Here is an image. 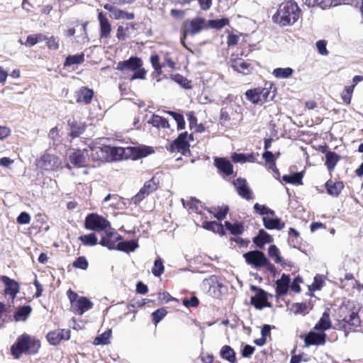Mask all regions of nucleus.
Masks as SVG:
<instances>
[{
	"instance_id": "obj_1",
	"label": "nucleus",
	"mask_w": 363,
	"mask_h": 363,
	"mask_svg": "<svg viewBox=\"0 0 363 363\" xmlns=\"http://www.w3.org/2000/svg\"><path fill=\"white\" fill-rule=\"evenodd\" d=\"M336 328L343 330L347 337L350 332H354L361 325L358 309L353 304L341 306L337 312Z\"/></svg>"
},
{
	"instance_id": "obj_2",
	"label": "nucleus",
	"mask_w": 363,
	"mask_h": 363,
	"mask_svg": "<svg viewBox=\"0 0 363 363\" xmlns=\"http://www.w3.org/2000/svg\"><path fill=\"white\" fill-rule=\"evenodd\" d=\"M301 9L294 1L281 3L272 16L274 23L281 26H291L299 18Z\"/></svg>"
},
{
	"instance_id": "obj_3",
	"label": "nucleus",
	"mask_w": 363,
	"mask_h": 363,
	"mask_svg": "<svg viewBox=\"0 0 363 363\" xmlns=\"http://www.w3.org/2000/svg\"><path fill=\"white\" fill-rule=\"evenodd\" d=\"M40 347L39 340L24 333L18 337L16 342L11 347V352L16 359H19L23 354L37 353Z\"/></svg>"
},
{
	"instance_id": "obj_4",
	"label": "nucleus",
	"mask_w": 363,
	"mask_h": 363,
	"mask_svg": "<svg viewBox=\"0 0 363 363\" xmlns=\"http://www.w3.org/2000/svg\"><path fill=\"white\" fill-rule=\"evenodd\" d=\"M84 226L86 229L93 231H106L108 228H111V224L108 220L95 213L89 214L86 217Z\"/></svg>"
},
{
	"instance_id": "obj_5",
	"label": "nucleus",
	"mask_w": 363,
	"mask_h": 363,
	"mask_svg": "<svg viewBox=\"0 0 363 363\" xmlns=\"http://www.w3.org/2000/svg\"><path fill=\"white\" fill-rule=\"evenodd\" d=\"M207 27L205 19L202 18H193L186 22L182 30V43H184V40L187 35H194Z\"/></svg>"
},
{
	"instance_id": "obj_6",
	"label": "nucleus",
	"mask_w": 363,
	"mask_h": 363,
	"mask_svg": "<svg viewBox=\"0 0 363 363\" xmlns=\"http://www.w3.org/2000/svg\"><path fill=\"white\" fill-rule=\"evenodd\" d=\"M245 262L256 269L263 267L267 264V258L265 255L259 250H252L243 255Z\"/></svg>"
},
{
	"instance_id": "obj_7",
	"label": "nucleus",
	"mask_w": 363,
	"mask_h": 363,
	"mask_svg": "<svg viewBox=\"0 0 363 363\" xmlns=\"http://www.w3.org/2000/svg\"><path fill=\"white\" fill-rule=\"evenodd\" d=\"M70 164L79 168L89 165V157L87 149L75 150L69 155Z\"/></svg>"
},
{
	"instance_id": "obj_8",
	"label": "nucleus",
	"mask_w": 363,
	"mask_h": 363,
	"mask_svg": "<svg viewBox=\"0 0 363 363\" xmlns=\"http://www.w3.org/2000/svg\"><path fill=\"white\" fill-rule=\"evenodd\" d=\"M37 165L44 170H55L61 165L60 157L45 153L37 160Z\"/></svg>"
},
{
	"instance_id": "obj_9",
	"label": "nucleus",
	"mask_w": 363,
	"mask_h": 363,
	"mask_svg": "<svg viewBox=\"0 0 363 363\" xmlns=\"http://www.w3.org/2000/svg\"><path fill=\"white\" fill-rule=\"evenodd\" d=\"M89 153V161L94 162H106L108 161L107 155L108 145L104 146H89L86 147Z\"/></svg>"
},
{
	"instance_id": "obj_10",
	"label": "nucleus",
	"mask_w": 363,
	"mask_h": 363,
	"mask_svg": "<svg viewBox=\"0 0 363 363\" xmlns=\"http://www.w3.org/2000/svg\"><path fill=\"white\" fill-rule=\"evenodd\" d=\"M187 132L179 134L169 145L168 150L172 152L177 151L185 155L186 152L189 151V144L187 140Z\"/></svg>"
},
{
	"instance_id": "obj_11",
	"label": "nucleus",
	"mask_w": 363,
	"mask_h": 363,
	"mask_svg": "<svg viewBox=\"0 0 363 363\" xmlns=\"http://www.w3.org/2000/svg\"><path fill=\"white\" fill-rule=\"evenodd\" d=\"M122 240V237L116 232L105 231L101 237L99 244L108 250H117L118 243Z\"/></svg>"
},
{
	"instance_id": "obj_12",
	"label": "nucleus",
	"mask_w": 363,
	"mask_h": 363,
	"mask_svg": "<svg viewBox=\"0 0 363 363\" xmlns=\"http://www.w3.org/2000/svg\"><path fill=\"white\" fill-rule=\"evenodd\" d=\"M143 65L141 59L137 57H131L127 60L119 62L116 69L122 72H134Z\"/></svg>"
},
{
	"instance_id": "obj_13",
	"label": "nucleus",
	"mask_w": 363,
	"mask_h": 363,
	"mask_svg": "<svg viewBox=\"0 0 363 363\" xmlns=\"http://www.w3.org/2000/svg\"><path fill=\"white\" fill-rule=\"evenodd\" d=\"M155 189V184L152 180L145 182L143 187L140 189L139 192L131 199V203L138 204L146 196H147L150 193L152 192Z\"/></svg>"
},
{
	"instance_id": "obj_14",
	"label": "nucleus",
	"mask_w": 363,
	"mask_h": 363,
	"mask_svg": "<svg viewBox=\"0 0 363 363\" xmlns=\"http://www.w3.org/2000/svg\"><path fill=\"white\" fill-rule=\"evenodd\" d=\"M69 338L70 331L65 329L52 331L47 335L48 342L52 345H57L61 340H67Z\"/></svg>"
},
{
	"instance_id": "obj_15",
	"label": "nucleus",
	"mask_w": 363,
	"mask_h": 363,
	"mask_svg": "<svg viewBox=\"0 0 363 363\" xmlns=\"http://www.w3.org/2000/svg\"><path fill=\"white\" fill-rule=\"evenodd\" d=\"M234 185L236 187L239 196L247 200H250L252 199V193L250 189L249 188L247 182L245 179H237L234 182Z\"/></svg>"
},
{
	"instance_id": "obj_16",
	"label": "nucleus",
	"mask_w": 363,
	"mask_h": 363,
	"mask_svg": "<svg viewBox=\"0 0 363 363\" xmlns=\"http://www.w3.org/2000/svg\"><path fill=\"white\" fill-rule=\"evenodd\" d=\"M93 306V303L89 299L86 297L81 296L80 299L75 301L72 310L74 313L82 315L84 312L92 308Z\"/></svg>"
},
{
	"instance_id": "obj_17",
	"label": "nucleus",
	"mask_w": 363,
	"mask_h": 363,
	"mask_svg": "<svg viewBox=\"0 0 363 363\" xmlns=\"http://www.w3.org/2000/svg\"><path fill=\"white\" fill-rule=\"evenodd\" d=\"M94 96V91L86 87H82L75 92L76 101L78 104H89Z\"/></svg>"
},
{
	"instance_id": "obj_18",
	"label": "nucleus",
	"mask_w": 363,
	"mask_h": 363,
	"mask_svg": "<svg viewBox=\"0 0 363 363\" xmlns=\"http://www.w3.org/2000/svg\"><path fill=\"white\" fill-rule=\"evenodd\" d=\"M326 335L324 333H316L315 332L308 333L305 337V344L309 345H320L325 342Z\"/></svg>"
},
{
	"instance_id": "obj_19",
	"label": "nucleus",
	"mask_w": 363,
	"mask_h": 363,
	"mask_svg": "<svg viewBox=\"0 0 363 363\" xmlns=\"http://www.w3.org/2000/svg\"><path fill=\"white\" fill-rule=\"evenodd\" d=\"M98 20L100 26V37L101 38H108L111 31V26L108 19L102 12H99Z\"/></svg>"
},
{
	"instance_id": "obj_20",
	"label": "nucleus",
	"mask_w": 363,
	"mask_h": 363,
	"mask_svg": "<svg viewBox=\"0 0 363 363\" xmlns=\"http://www.w3.org/2000/svg\"><path fill=\"white\" fill-rule=\"evenodd\" d=\"M232 68L240 73L244 74H249L252 67L250 63L244 61L241 58H235L230 60Z\"/></svg>"
},
{
	"instance_id": "obj_21",
	"label": "nucleus",
	"mask_w": 363,
	"mask_h": 363,
	"mask_svg": "<svg viewBox=\"0 0 363 363\" xmlns=\"http://www.w3.org/2000/svg\"><path fill=\"white\" fill-rule=\"evenodd\" d=\"M263 225L268 230H282L285 223L281 221L279 218H269V216H264L262 218Z\"/></svg>"
},
{
	"instance_id": "obj_22",
	"label": "nucleus",
	"mask_w": 363,
	"mask_h": 363,
	"mask_svg": "<svg viewBox=\"0 0 363 363\" xmlns=\"http://www.w3.org/2000/svg\"><path fill=\"white\" fill-rule=\"evenodd\" d=\"M215 166L218 169L220 172L225 174L227 176L231 175L233 172V167L231 162L225 159V158H219L216 157L215 160Z\"/></svg>"
},
{
	"instance_id": "obj_23",
	"label": "nucleus",
	"mask_w": 363,
	"mask_h": 363,
	"mask_svg": "<svg viewBox=\"0 0 363 363\" xmlns=\"http://www.w3.org/2000/svg\"><path fill=\"white\" fill-rule=\"evenodd\" d=\"M1 280L5 284V293L14 297L19 290L18 284L6 276H2Z\"/></svg>"
},
{
	"instance_id": "obj_24",
	"label": "nucleus",
	"mask_w": 363,
	"mask_h": 363,
	"mask_svg": "<svg viewBox=\"0 0 363 363\" xmlns=\"http://www.w3.org/2000/svg\"><path fill=\"white\" fill-rule=\"evenodd\" d=\"M290 278L289 275L283 274L276 281V293L278 296L285 295L289 290Z\"/></svg>"
},
{
	"instance_id": "obj_25",
	"label": "nucleus",
	"mask_w": 363,
	"mask_h": 363,
	"mask_svg": "<svg viewBox=\"0 0 363 363\" xmlns=\"http://www.w3.org/2000/svg\"><path fill=\"white\" fill-rule=\"evenodd\" d=\"M329 312L330 310L328 308L323 312L322 317L320 318L318 322L315 325L314 330L323 332L330 328L332 323L330 318Z\"/></svg>"
},
{
	"instance_id": "obj_26",
	"label": "nucleus",
	"mask_w": 363,
	"mask_h": 363,
	"mask_svg": "<svg viewBox=\"0 0 363 363\" xmlns=\"http://www.w3.org/2000/svg\"><path fill=\"white\" fill-rule=\"evenodd\" d=\"M273 241L272 236L263 229H260L258 235L253 238V242L259 248H262L267 243H271Z\"/></svg>"
},
{
	"instance_id": "obj_27",
	"label": "nucleus",
	"mask_w": 363,
	"mask_h": 363,
	"mask_svg": "<svg viewBox=\"0 0 363 363\" xmlns=\"http://www.w3.org/2000/svg\"><path fill=\"white\" fill-rule=\"evenodd\" d=\"M68 125L69 126V135L72 138L79 137L85 130V125L82 122H77L75 121H69Z\"/></svg>"
},
{
	"instance_id": "obj_28",
	"label": "nucleus",
	"mask_w": 363,
	"mask_h": 363,
	"mask_svg": "<svg viewBox=\"0 0 363 363\" xmlns=\"http://www.w3.org/2000/svg\"><path fill=\"white\" fill-rule=\"evenodd\" d=\"M220 356L222 359L230 363L236 362V354L234 350L229 345H224L220 350Z\"/></svg>"
},
{
	"instance_id": "obj_29",
	"label": "nucleus",
	"mask_w": 363,
	"mask_h": 363,
	"mask_svg": "<svg viewBox=\"0 0 363 363\" xmlns=\"http://www.w3.org/2000/svg\"><path fill=\"white\" fill-rule=\"evenodd\" d=\"M325 187L328 194L333 196H337L343 189L344 184L341 182H333L329 180L326 182Z\"/></svg>"
},
{
	"instance_id": "obj_30",
	"label": "nucleus",
	"mask_w": 363,
	"mask_h": 363,
	"mask_svg": "<svg viewBox=\"0 0 363 363\" xmlns=\"http://www.w3.org/2000/svg\"><path fill=\"white\" fill-rule=\"evenodd\" d=\"M107 155L108 156V161H117L123 158L125 153L123 147H111L108 145Z\"/></svg>"
},
{
	"instance_id": "obj_31",
	"label": "nucleus",
	"mask_w": 363,
	"mask_h": 363,
	"mask_svg": "<svg viewBox=\"0 0 363 363\" xmlns=\"http://www.w3.org/2000/svg\"><path fill=\"white\" fill-rule=\"evenodd\" d=\"M138 247V242L135 240L127 241H119L118 243L117 250L130 252H134Z\"/></svg>"
},
{
	"instance_id": "obj_32",
	"label": "nucleus",
	"mask_w": 363,
	"mask_h": 363,
	"mask_svg": "<svg viewBox=\"0 0 363 363\" xmlns=\"http://www.w3.org/2000/svg\"><path fill=\"white\" fill-rule=\"evenodd\" d=\"M302 172H294L291 174H285L282 177V180L286 183L300 185L302 184Z\"/></svg>"
},
{
	"instance_id": "obj_33",
	"label": "nucleus",
	"mask_w": 363,
	"mask_h": 363,
	"mask_svg": "<svg viewBox=\"0 0 363 363\" xmlns=\"http://www.w3.org/2000/svg\"><path fill=\"white\" fill-rule=\"evenodd\" d=\"M31 312V307L30 306H23L19 308L14 313V319L16 322L25 321Z\"/></svg>"
},
{
	"instance_id": "obj_34",
	"label": "nucleus",
	"mask_w": 363,
	"mask_h": 363,
	"mask_svg": "<svg viewBox=\"0 0 363 363\" xmlns=\"http://www.w3.org/2000/svg\"><path fill=\"white\" fill-rule=\"evenodd\" d=\"M268 254L269 257L277 264L284 266L283 258L280 255L279 250L274 245H270L268 248Z\"/></svg>"
},
{
	"instance_id": "obj_35",
	"label": "nucleus",
	"mask_w": 363,
	"mask_h": 363,
	"mask_svg": "<svg viewBox=\"0 0 363 363\" xmlns=\"http://www.w3.org/2000/svg\"><path fill=\"white\" fill-rule=\"evenodd\" d=\"M340 157L334 152L329 151L325 155V164L329 171H332L336 166Z\"/></svg>"
},
{
	"instance_id": "obj_36",
	"label": "nucleus",
	"mask_w": 363,
	"mask_h": 363,
	"mask_svg": "<svg viewBox=\"0 0 363 363\" xmlns=\"http://www.w3.org/2000/svg\"><path fill=\"white\" fill-rule=\"evenodd\" d=\"M294 73V69L291 67H279L273 70V75L278 79H287Z\"/></svg>"
},
{
	"instance_id": "obj_37",
	"label": "nucleus",
	"mask_w": 363,
	"mask_h": 363,
	"mask_svg": "<svg viewBox=\"0 0 363 363\" xmlns=\"http://www.w3.org/2000/svg\"><path fill=\"white\" fill-rule=\"evenodd\" d=\"M225 226L234 235H241L244 231V226L241 223H231L229 221H225Z\"/></svg>"
},
{
	"instance_id": "obj_38",
	"label": "nucleus",
	"mask_w": 363,
	"mask_h": 363,
	"mask_svg": "<svg viewBox=\"0 0 363 363\" xmlns=\"http://www.w3.org/2000/svg\"><path fill=\"white\" fill-rule=\"evenodd\" d=\"M112 331L111 329L105 331L102 334L98 335L94 340L95 345H105L110 343V337L111 336Z\"/></svg>"
},
{
	"instance_id": "obj_39",
	"label": "nucleus",
	"mask_w": 363,
	"mask_h": 363,
	"mask_svg": "<svg viewBox=\"0 0 363 363\" xmlns=\"http://www.w3.org/2000/svg\"><path fill=\"white\" fill-rule=\"evenodd\" d=\"M79 240L86 246H94L98 243V238L94 233L82 235Z\"/></svg>"
},
{
	"instance_id": "obj_40",
	"label": "nucleus",
	"mask_w": 363,
	"mask_h": 363,
	"mask_svg": "<svg viewBox=\"0 0 363 363\" xmlns=\"http://www.w3.org/2000/svg\"><path fill=\"white\" fill-rule=\"evenodd\" d=\"M245 96L253 104L261 105L258 88L247 90L245 92Z\"/></svg>"
},
{
	"instance_id": "obj_41",
	"label": "nucleus",
	"mask_w": 363,
	"mask_h": 363,
	"mask_svg": "<svg viewBox=\"0 0 363 363\" xmlns=\"http://www.w3.org/2000/svg\"><path fill=\"white\" fill-rule=\"evenodd\" d=\"M84 55L83 53L74 55H69L66 58V60L65 62V66H71L73 65L81 64L84 62Z\"/></svg>"
},
{
	"instance_id": "obj_42",
	"label": "nucleus",
	"mask_w": 363,
	"mask_h": 363,
	"mask_svg": "<svg viewBox=\"0 0 363 363\" xmlns=\"http://www.w3.org/2000/svg\"><path fill=\"white\" fill-rule=\"evenodd\" d=\"M258 91L261 105L267 101L269 99H273L274 97V94H272L271 91L267 88L258 87Z\"/></svg>"
},
{
	"instance_id": "obj_43",
	"label": "nucleus",
	"mask_w": 363,
	"mask_h": 363,
	"mask_svg": "<svg viewBox=\"0 0 363 363\" xmlns=\"http://www.w3.org/2000/svg\"><path fill=\"white\" fill-rule=\"evenodd\" d=\"M150 123L153 126L157 127V128H166L169 127V122L167 119L157 116L154 115L151 119Z\"/></svg>"
},
{
	"instance_id": "obj_44",
	"label": "nucleus",
	"mask_w": 363,
	"mask_h": 363,
	"mask_svg": "<svg viewBox=\"0 0 363 363\" xmlns=\"http://www.w3.org/2000/svg\"><path fill=\"white\" fill-rule=\"evenodd\" d=\"M88 22H84L82 24L81 34L76 37V42L79 44H84L89 42V37L86 31V26Z\"/></svg>"
},
{
	"instance_id": "obj_45",
	"label": "nucleus",
	"mask_w": 363,
	"mask_h": 363,
	"mask_svg": "<svg viewBox=\"0 0 363 363\" xmlns=\"http://www.w3.org/2000/svg\"><path fill=\"white\" fill-rule=\"evenodd\" d=\"M164 267L161 258L158 257L154 262L152 273L156 277H160L164 272Z\"/></svg>"
},
{
	"instance_id": "obj_46",
	"label": "nucleus",
	"mask_w": 363,
	"mask_h": 363,
	"mask_svg": "<svg viewBox=\"0 0 363 363\" xmlns=\"http://www.w3.org/2000/svg\"><path fill=\"white\" fill-rule=\"evenodd\" d=\"M229 23V20L226 18H222L220 19L210 20L208 22V27L213 28L220 29L226 26Z\"/></svg>"
},
{
	"instance_id": "obj_47",
	"label": "nucleus",
	"mask_w": 363,
	"mask_h": 363,
	"mask_svg": "<svg viewBox=\"0 0 363 363\" xmlns=\"http://www.w3.org/2000/svg\"><path fill=\"white\" fill-rule=\"evenodd\" d=\"M113 18L115 19H117V20L118 19L132 20L134 18V13H128V12L122 11V10L116 8V9L114 10V14L113 16Z\"/></svg>"
},
{
	"instance_id": "obj_48",
	"label": "nucleus",
	"mask_w": 363,
	"mask_h": 363,
	"mask_svg": "<svg viewBox=\"0 0 363 363\" xmlns=\"http://www.w3.org/2000/svg\"><path fill=\"white\" fill-rule=\"evenodd\" d=\"M203 228L218 233L223 230V225L216 221H206L203 224Z\"/></svg>"
},
{
	"instance_id": "obj_49",
	"label": "nucleus",
	"mask_w": 363,
	"mask_h": 363,
	"mask_svg": "<svg viewBox=\"0 0 363 363\" xmlns=\"http://www.w3.org/2000/svg\"><path fill=\"white\" fill-rule=\"evenodd\" d=\"M354 87H355L354 84L346 86L344 91L342 93L341 97H342V101L345 104H350L352 94L353 93Z\"/></svg>"
},
{
	"instance_id": "obj_50",
	"label": "nucleus",
	"mask_w": 363,
	"mask_h": 363,
	"mask_svg": "<svg viewBox=\"0 0 363 363\" xmlns=\"http://www.w3.org/2000/svg\"><path fill=\"white\" fill-rule=\"evenodd\" d=\"M169 114L172 116L177 122L178 130H183L185 128L184 118L181 113H178L174 111H169Z\"/></svg>"
},
{
	"instance_id": "obj_51",
	"label": "nucleus",
	"mask_w": 363,
	"mask_h": 363,
	"mask_svg": "<svg viewBox=\"0 0 363 363\" xmlns=\"http://www.w3.org/2000/svg\"><path fill=\"white\" fill-rule=\"evenodd\" d=\"M167 313V311L164 308H161L154 311L152 315L155 324L157 325V323H159L164 318Z\"/></svg>"
},
{
	"instance_id": "obj_52",
	"label": "nucleus",
	"mask_w": 363,
	"mask_h": 363,
	"mask_svg": "<svg viewBox=\"0 0 363 363\" xmlns=\"http://www.w3.org/2000/svg\"><path fill=\"white\" fill-rule=\"evenodd\" d=\"M48 138L53 145H56L60 142L59 131L57 127L50 129Z\"/></svg>"
},
{
	"instance_id": "obj_53",
	"label": "nucleus",
	"mask_w": 363,
	"mask_h": 363,
	"mask_svg": "<svg viewBox=\"0 0 363 363\" xmlns=\"http://www.w3.org/2000/svg\"><path fill=\"white\" fill-rule=\"evenodd\" d=\"M75 268L86 269L88 268V262L84 257H79L72 264Z\"/></svg>"
},
{
	"instance_id": "obj_54",
	"label": "nucleus",
	"mask_w": 363,
	"mask_h": 363,
	"mask_svg": "<svg viewBox=\"0 0 363 363\" xmlns=\"http://www.w3.org/2000/svg\"><path fill=\"white\" fill-rule=\"evenodd\" d=\"M150 62L152 66L155 69V71L158 73H161V69L164 65H161L160 63V57L158 55H152L150 56Z\"/></svg>"
},
{
	"instance_id": "obj_55",
	"label": "nucleus",
	"mask_w": 363,
	"mask_h": 363,
	"mask_svg": "<svg viewBox=\"0 0 363 363\" xmlns=\"http://www.w3.org/2000/svg\"><path fill=\"white\" fill-rule=\"evenodd\" d=\"M304 4L308 7L319 6L322 9H326L325 0H305Z\"/></svg>"
},
{
	"instance_id": "obj_56",
	"label": "nucleus",
	"mask_w": 363,
	"mask_h": 363,
	"mask_svg": "<svg viewBox=\"0 0 363 363\" xmlns=\"http://www.w3.org/2000/svg\"><path fill=\"white\" fill-rule=\"evenodd\" d=\"M315 45H316V48L318 50V52L321 55L326 56L328 55V51L326 48V41L325 40H320L316 42Z\"/></svg>"
},
{
	"instance_id": "obj_57",
	"label": "nucleus",
	"mask_w": 363,
	"mask_h": 363,
	"mask_svg": "<svg viewBox=\"0 0 363 363\" xmlns=\"http://www.w3.org/2000/svg\"><path fill=\"white\" fill-rule=\"evenodd\" d=\"M183 304L187 307H196L199 304V301L196 296H191L190 298H184Z\"/></svg>"
},
{
	"instance_id": "obj_58",
	"label": "nucleus",
	"mask_w": 363,
	"mask_h": 363,
	"mask_svg": "<svg viewBox=\"0 0 363 363\" xmlns=\"http://www.w3.org/2000/svg\"><path fill=\"white\" fill-rule=\"evenodd\" d=\"M264 301L265 299L259 296H252L251 298V303L257 309H262L264 307Z\"/></svg>"
},
{
	"instance_id": "obj_59",
	"label": "nucleus",
	"mask_w": 363,
	"mask_h": 363,
	"mask_svg": "<svg viewBox=\"0 0 363 363\" xmlns=\"http://www.w3.org/2000/svg\"><path fill=\"white\" fill-rule=\"evenodd\" d=\"M228 212V206H223V207H219L216 211V213L215 215V217L218 219V220H223L225 218L227 213Z\"/></svg>"
},
{
	"instance_id": "obj_60",
	"label": "nucleus",
	"mask_w": 363,
	"mask_h": 363,
	"mask_svg": "<svg viewBox=\"0 0 363 363\" xmlns=\"http://www.w3.org/2000/svg\"><path fill=\"white\" fill-rule=\"evenodd\" d=\"M146 70L144 68L140 67L134 71L133 75L130 77L131 80L140 79H144L145 78Z\"/></svg>"
},
{
	"instance_id": "obj_61",
	"label": "nucleus",
	"mask_w": 363,
	"mask_h": 363,
	"mask_svg": "<svg viewBox=\"0 0 363 363\" xmlns=\"http://www.w3.org/2000/svg\"><path fill=\"white\" fill-rule=\"evenodd\" d=\"M30 221V216L26 212H21L17 218V222L20 224H28Z\"/></svg>"
},
{
	"instance_id": "obj_62",
	"label": "nucleus",
	"mask_w": 363,
	"mask_h": 363,
	"mask_svg": "<svg viewBox=\"0 0 363 363\" xmlns=\"http://www.w3.org/2000/svg\"><path fill=\"white\" fill-rule=\"evenodd\" d=\"M293 308L295 313H303L307 311L308 306L306 303H296L293 306Z\"/></svg>"
},
{
	"instance_id": "obj_63",
	"label": "nucleus",
	"mask_w": 363,
	"mask_h": 363,
	"mask_svg": "<svg viewBox=\"0 0 363 363\" xmlns=\"http://www.w3.org/2000/svg\"><path fill=\"white\" fill-rule=\"evenodd\" d=\"M254 211L255 213H259V215L266 216L267 211L268 209V207L265 205H260L258 203H256L254 205Z\"/></svg>"
},
{
	"instance_id": "obj_64",
	"label": "nucleus",
	"mask_w": 363,
	"mask_h": 363,
	"mask_svg": "<svg viewBox=\"0 0 363 363\" xmlns=\"http://www.w3.org/2000/svg\"><path fill=\"white\" fill-rule=\"evenodd\" d=\"M255 348L250 345H246L242 350L243 357H250L255 352Z\"/></svg>"
}]
</instances>
